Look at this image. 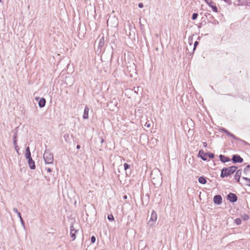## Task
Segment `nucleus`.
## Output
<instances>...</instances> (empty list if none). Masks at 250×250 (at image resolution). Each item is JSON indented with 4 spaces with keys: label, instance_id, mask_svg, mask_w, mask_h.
<instances>
[{
    "label": "nucleus",
    "instance_id": "1",
    "mask_svg": "<svg viewBox=\"0 0 250 250\" xmlns=\"http://www.w3.org/2000/svg\"><path fill=\"white\" fill-rule=\"evenodd\" d=\"M237 168L238 167L236 166L223 167L221 171L220 177L224 178L230 176L235 172Z\"/></svg>",
    "mask_w": 250,
    "mask_h": 250
},
{
    "label": "nucleus",
    "instance_id": "2",
    "mask_svg": "<svg viewBox=\"0 0 250 250\" xmlns=\"http://www.w3.org/2000/svg\"><path fill=\"white\" fill-rule=\"evenodd\" d=\"M43 157L46 164H52L53 163V154L49 150L45 151Z\"/></svg>",
    "mask_w": 250,
    "mask_h": 250
},
{
    "label": "nucleus",
    "instance_id": "3",
    "mask_svg": "<svg viewBox=\"0 0 250 250\" xmlns=\"http://www.w3.org/2000/svg\"><path fill=\"white\" fill-rule=\"evenodd\" d=\"M118 20L115 16H109L107 20L108 26L116 27L118 25Z\"/></svg>",
    "mask_w": 250,
    "mask_h": 250
},
{
    "label": "nucleus",
    "instance_id": "4",
    "mask_svg": "<svg viewBox=\"0 0 250 250\" xmlns=\"http://www.w3.org/2000/svg\"><path fill=\"white\" fill-rule=\"evenodd\" d=\"M157 213L155 211V210H153L151 212L150 218L147 223L148 225L150 227L153 226L155 224V223L157 220Z\"/></svg>",
    "mask_w": 250,
    "mask_h": 250
},
{
    "label": "nucleus",
    "instance_id": "5",
    "mask_svg": "<svg viewBox=\"0 0 250 250\" xmlns=\"http://www.w3.org/2000/svg\"><path fill=\"white\" fill-rule=\"evenodd\" d=\"M226 199L229 202L233 203L237 201L238 197L235 194L230 192L227 195Z\"/></svg>",
    "mask_w": 250,
    "mask_h": 250
},
{
    "label": "nucleus",
    "instance_id": "6",
    "mask_svg": "<svg viewBox=\"0 0 250 250\" xmlns=\"http://www.w3.org/2000/svg\"><path fill=\"white\" fill-rule=\"evenodd\" d=\"M231 160L233 164L242 163L244 161L243 159L238 154H233L232 156Z\"/></svg>",
    "mask_w": 250,
    "mask_h": 250
},
{
    "label": "nucleus",
    "instance_id": "7",
    "mask_svg": "<svg viewBox=\"0 0 250 250\" xmlns=\"http://www.w3.org/2000/svg\"><path fill=\"white\" fill-rule=\"evenodd\" d=\"M207 155V153H205L203 150L200 149L198 152L197 157L198 158H200L204 161H208V155Z\"/></svg>",
    "mask_w": 250,
    "mask_h": 250
},
{
    "label": "nucleus",
    "instance_id": "8",
    "mask_svg": "<svg viewBox=\"0 0 250 250\" xmlns=\"http://www.w3.org/2000/svg\"><path fill=\"white\" fill-rule=\"evenodd\" d=\"M78 231L77 229H75L74 227V224L71 223L70 225V235L71 238H72V241H74L76 239V233Z\"/></svg>",
    "mask_w": 250,
    "mask_h": 250
},
{
    "label": "nucleus",
    "instance_id": "9",
    "mask_svg": "<svg viewBox=\"0 0 250 250\" xmlns=\"http://www.w3.org/2000/svg\"><path fill=\"white\" fill-rule=\"evenodd\" d=\"M212 8V10L217 13L218 12V8L215 5V3L212 0H204Z\"/></svg>",
    "mask_w": 250,
    "mask_h": 250
},
{
    "label": "nucleus",
    "instance_id": "10",
    "mask_svg": "<svg viewBox=\"0 0 250 250\" xmlns=\"http://www.w3.org/2000/svg\"><path fill=\"white\" fill-rule=\"evenodd\" d=\"M213 203L217 205H220L222 203V197L220 195H216L213 198Z\"/></svg>",
    "mask_w": 250,
    "mask_h": 250
},
{
    "label": "nucleus",
    "instance_id": "11",
    "mask_svg": "<svg viewBox=\"0 0 250 250\" xmlns=\"http://www.w3.org/2000/svg\"><path fill=\"white\" fill-rule=\"evenodd\" d=\"M99 38H100V40L98 44V49H101L102 47H103L104 44V34L103 33L100 34L99 36Z\"/></svg>",
    "mask_w": 250,
    "mask_h": 250
},
{
    "label": "nucleus",
    "instance_id": "12",
    "mask_svg": "<svg viewBox=\"0 0 250 250\" xmlns=\"http://www.w3.org/2000/svg\"><path fill=\"white\" fill-rule=\"evenodd\" d=\"M242 174V169H239L235 171V174L234 175V179L237 182L240 183V179Z\"/></svg>",
    "mask_w": 250,
    "mask_h": 250
},
{
    "label": "nucleus",
    "instance_id": "13",
    "mask_svg": "<svg viewBox=\"0 0 250 250\" xmlns=\"http://www.w3.org/2000/svg\"><path fill=\"white\" fill-rule=\"evenodd\" d=\"M219 158L222 163H225L230 161V159L224 155L220 154L219 155Z\"/></svg>",
    "mask_w": 250,
    "mask_h": 250
},
{
    "label": "nucleus",
    "instance_id": "14",
    "mask_svg": "<svg viewBox=\"0 0 250 250\" xmlns=\"http://www.w3.org/2000/svg\"><path fill=\"white\" fill-rule=\"evenodd\" d=\"M25 158L28 161L30 159H32L31 152L30 150L29 146H27L25 148Z\"/></svg>",
    "mask_w": 250,
    "mask_h": 250
},
{
    "label": "nucleus",
    "instance_id": "15",
    "mask_svg": "<svg viewBox=\"0 0 250 250\" xmlns=\"http://www.w3.org/2000/svg\"><path fill=\"white\" fill-rule=\"evenodd\" d=\"M89 108L87 105H85L84 111L83 115V118L84 120L87 119L89 118L88 116V112H89Z\"/></svg>",
    "mask_w": 250,
    "mask_h": 250
},
{
    "label": "nucleus",
    "instance_id": "16",
    "mask_svg": "<svg viewBox=\"0 0 250 250\" xmlns=\"http://www.w3.org/2000/svg\"><path fill=\"white\" fill-rule=\"evenodd\" d=\"M27 162L29 167L31 169L33 170L36 168L35 163L32 158L27 161Z\"/></svg>",
    "mask_w": 250,
    "mask_h": 250
},
{
    "label": "nucleus",
    "instance_id": "17",
    "mask_svg": "<svg viewBox=\"0 0 250 250\" xmlns=\"http://www.w3.org/2000/svg\"><path fill=\"white\" fill-rule=\"evenodd\" d=\"M46 104V100L44 98H41V100L38 102L39 106L40 108H43L45 106Z\"/></svg>",
    "mask_w": 250,
    "mask_h": 250
},
{
    "label": "nucleus",
    "instance_id": "18",
    "mask_svg": "<svg viewBox=\"0 0 250 250\" xmlns=\"http://www.w3.org/2000/svg\"><path fill=\"white\" fill-rule=\"evenodd\" d=\"M131 167V165H129L127 163H124V168L125 170V171L126 175L127 176L128 174H130L131 171H127Z\"/></svg>",
    "mask_w": 250,
    "mask_h": 250
},
{
    "label": "nucleus",
    "instance_id": "19",
    "mask_svg": "<svg viewBox=\"0 0 250 250\" xmlns=\"http://www.w3.org/2000/svg\"><path fill=\"white\" fill-rule=\"evenodd\" d=\"M198 181L201 184H206L207 182V177L204 176H200L198 178Z\"/></svg>",
    "mask_w": 250,
    "mask_h": 250
},
{
    "label": "nucleus",
    "instance_id": "20",
    "mask_svg": "<svg viewBox=\"0 0 250 250\" xmlns=\"http://www.w3.org/2000/svg\"><path fill=\"white\" fill-rule=\"evenodd\" d=\"M13 144L14 145L17 144V142H18V131H16L14 132L13 137Z\"/></svg>",
    "mask_w": 250,
    "mask_h": 250
},
{
    "label": "nucleus",
    "instance_id": "21",
    "mask_svg": "<svg viewBox=\"0 0 250 250\" xmlns=\"http://www.w3.org/2000/svg\"><path fill=\"white\" fill-rule=\"evenodd\" d=\"M126 35L129 38L132 40L134 39L135 32H128V34H127V32H126Z\"/></svg>",
    "mask_w": 250,
    "mask_h": 250
},
{
    "label": "nucleus",
    "instance_id": "22",
    "mask_svg": "<svg viewBox=\"0 0 250 250\" xmlns=\"http://www.w3.org/2000/svg\"><path fill=\"white\" fill-rule=\"evenodd\" d=\"M75 33L79 39H82L84 37V34L83 32H73V33Z\"/></svg>",
    "mask_w": 250,
    "mask_h": 250
},
{
    "label": "nucleus",
    "instance_id": "23",
    "mask_svg": "<svg viewBox=\"0 0 250 250\" xmlns=\"http://www.w3.org/2000/svg\"><path fill=\"white\" fill-rule=\"evenodd\" d=\"M199 44V42L198 41H195L194 43V45H193V52L192 53L190 54L189 56H191V57H192V55L194 53V51L196 49V48L197 47V46Z\"/></svg>",
    "mask_w": 250,
    "mask_h": 250
},
{
    "label": "nucleus",
    "instance_id": "24",
    "mask_svg": "<svg viewBox=\"0 0 250 250\" xmlns=\"http://www.w3.org/2000/svg\"><path fill=\"white\" fill-rule=\"evenodd\" d=\"M241 218L243 220L247 221L250 218V217L248 214H244L241 215Z\"/></svg>",
    "mask_w": 250,
    "mask_h": 250
},
{
    "label": "nucleus",
    "instance_id": "25",
    "mask_svg": "<svg viewBox=\"0 0 250 250\" xmlns=\"http://www.w3.org/2000/svg\"><path fill=\"white\" fill-rule=\"evenodd\" d=\"M237 140L242 142L243 143V144L245 146H250V144H249V143L246 142L245 141H244L240 138H238V139H237Z\"/></svg>",
    "mask_w": 250,
    "mask_h": 250
},
{
    "label": "nucleus",
    "instance_id": "26",
    "mask_svg": "<svg viewBox=\"0 0 250 250\" xmlns=\"http://www.w3.org/2000/svg\"><path fill=\"white\" fill-rule=\"evenodd\" d=\"M63 138L65 141L67 143H70V137H69V134H65L63 136Z\"/></svg>",
    "mask_w": 250,
    "mask_h": 250
},
{
    "label": "nucleus",
    "instance_id": "27",
    "mask_svg": "<svg viewBox=\"0 0 250 250\" xmlns=\"http://www.w3.org/2000/svg\"><path fill=\"white\" fill-rule=\"evenodd\" d=\"M207 155H208V157L210 159H213L215 156L213 153H211L210 152H207Z\"/></svg>",
    "mask_w": 250,
    "mask_h": 250
},
{
    "label": "nucleus",
    "instance_id": "28",
    "mask_svg": "<svg viewBox=\"0 0 250 250\" xmlns=\"http://www.w3.org/2000/svg\"><path fill=\"white\" fill-rule=\"evenodd\" d=\"M107 219L110 222L113 221L114 220V217L112 214H110L107 215Z\"/></svg>",
    "mask_w": 250,
    "mask_h": 250
},
{
    "label": "nucleus",
    "instance_id": "29",
    "mask_svg": "<svg viewBox=\"0 0 250 250\" xmlns=\"http://www.w3.org/2000/svg\"><path fill=\"white\" fill-rule=\"evenodd\" d=\"M249 171H250V165H247L244 169V172L245 174H246Z\"/></svg>",
    "mask_w": 250,
    "mask_h": 250
},
{
    "label": "nucleus",
    "instance_id": "30",
    "mask_svg": "<svg viewBox=\"0 0 250 250\" xmlns=\"http://www.w3.org/2000/svg\"><path fill=\"white\" fill-rule=\"evenodd\" d=\"M13 211L14 212L16 213V214H17V215H18L19 218L21 217V213H20V212H19L18 211V209L17 208H13Z\"/></svg>",
    "mask_w": 250,
    "mask_h": 250
},
{
    "label": "nucleus",
    "instance_id": "31",
    "mask_svg": "<svg viewBox=\"0 0 250 250\" xmlns=\"http://www.w3.org/2000/svg\"><path fill=\"white\" fill-rule=\"evenodd\" d=\"M234 222L237 225H239L241 224V219L239 218H237L234 220Z\"/></svg>",
    "mask_w": 250,
    "mask_h": 250
},
{
    "label": "nucleus",
    "instance_id": "32",
    "mask_svg": "<svg viewBox=\"0 0 250 250\" xmlns=\"http://www.w3.org/2000/svg\"><path fill=\"white\" fill-rule=\"evenodd\" d=\"M228 136L237 140V139H238V137H236V136H235L233 134L231 133H229V134L228 135Z\"/></svg>",
    "mask_w": 250,
    "mask_h": 250
},
{
    "label": "nucleus",
    "instance_id": "33",
    "mask_svg": "<svg viewBox=\"0 0 250 250\" xmlns=\"http://www.w3.org/2000/svg\"><path fill=\"white\" fill-rule=\"evenodd\" d=\"M14 146L16 151L17 152L18 154L20 155V153H19L20 148H19V146H18V144L14 145Z\"/></svg>",
    "mask_w": 250,
    "mask_h": 250
},
{
    "label": "nucleus",
    "instance_id": "34",
    "mask_svg": "<svg viewBox=\"0 0 250 250\" xmlns=\"http://www.w3.org/2000/svg\"><path fill=\"white\" fill-rule=\"evenodd\" d=\"M20 220V222H21V223L22 225V226L23 227V228L25 229V223H24V222L23 220V219L22 218V217H20L19 218Z\"/></svg>",
    "mask_w": 250,
    "mask_h": 250
},
{
    "label": "nucleus",
    "instance_id": "35",
    "mask_svg": "<svg viewBox=\"0 0 250 250\" xmlns=\"http://www.w3.org/2000/svg\"><path fill=\"white\" fill-rule=\"evenodd\" d=\"M198 16V14L197 13H194L192 15V20H195Z\"/></svg>",
    "mask_w": 250,
    "mask_h": 250
},
{
    "label": "nucleus",
    "instance_id": "36",
    "mask_svg": "<svg viewBox=\"0 0 250 250\" xmlns=\"http://www.w3.org/2000/svg\"><path fill=\"white\" fill-rule=\"evenodd\" d=\"M91 243L93 244L96 241V237L95 236L93 235L91 237Z\"/></svg>",
    "mask_w": 250,
    "mask_h": 250
},
{
    "label": "nucleus",
    "instance_id": "37",
    "mask_svg": "<svg viewBox=\"0 0 250 250\" xmlns=\"http://www.w3.org/2000/svg\"><path fill=\"white\" fill-rule=\"evenodd\" d=\"M145 197L146 198V205L148 204V203L149 201V195L148 193L147 194H146Z\"/></svg>",
    "mask_w": 250,
    "mask_h": 250
},
{
    "label": "nucleus",
    "instance_id": "38",
    "mask_svg": "<svg viewBox=\"0 0 250 250\" xmlns=\"http://www.w3.org/2000/svg\"><path fill=\"white\" fill-rule=\"evenodd\" d=\"M242 179L245 180L247 182V184H249V183H250V178L246 177H242Z\"/></svg>",
    "mask_w": 250,
    "mask_h": 250
},
{
    "label": "nucleus",
    "instance_id": "39",
    "mask_svg": "<svg viewBox=\"0 0 250 250\" xmlns=\"http://www.w3.org/2000/svg\"><path fill=\"white\" fill-rule=\"evenodd\" d=\"M141 201H142V204L143 205H144V202L146 203V198H144L143 197L141 196Z\"/></svg>",
    "mask_w": 250,
    "mask_h": 250
},
{
    "label": "nucleus",
    "instance_id": "40",
    "mask_svg": "<svg viewBox=\"0 0 250 250\" xmlns=\"http://www.w3.org/2000/svg\"><path fill=\"white\" fill-rule=\"evenodd\" d=\"M192 37L189 36V38H188V42H189V44L190 45H191V44L192 43Z\"/></svg>",
    "mask_w": 250,
    "mask_h": 250
},
{
    "label": "nucleus",
    "instance_id": "41",
    "mask_svg": "<svg viewBox=\"0 0 250 250\" xmlns=\"http://www.w3.org/2000/svg\"><path fill=\"white\" fill-rule=\"evenodd\" d=\"M227 129H226L225 128H224V127H221L220 129V130L221 131V132H224L225 133L226 131H227Z\"/></svg>",
    "mask_w": 250,
    "mask_h": 250
},
{
    "label": "nucleus",
    "instance_id": "42",
    "mask_svg": "<svg viewBox=\"0 0 250 250\" xmlns=\"http://www.w3.org/2000/svg\"><path fill=\"white\" fill-rule=\"evenodd\" d=\"M99 139L101 144H103L104 142V139L102 137H100Z\"/></svg>",
    "mask_w": 250,
    "mask_h": 250
},
{
    "label": "nucleus",
    "instance_id": "43",
    "mask_svg": "<svg viewBox=\"0 0 250 250\" xmlns=\"http://www.w3.org/2000/svg\"><path fill=\"white\" fill-rule=\"evenodd\" d=\"M138 7L140 8H142L144 7V4L143 3H139L138 4Z\"/></svg>",
    "mask_w": 250,
    "mask_h": 250
},
{
    "label": "nucleus",
    "instance_id": "44",
    "mask_svg": "<svg viewBox=\"0 0 250 250\" xmlns=\"http://www.w3.org/2000/svg\"><path fill=\"white\" fill-rule=\"evenodd\" d=\"M41 98H40L39 97H36L35 99L36 101H38L39 102V101H40V100H41Z\"/></svg>",
    "mask_w": 250,
    "mask_h": 250
},
{
    "label": "nucleus",
    "instance_id": "45",
    "mask_svg": "<svg viewBox=\"0 0 250 250\" xmlns=\"http://www.w3.org/2000/svg\"><path fill=\"white\" fill-rule=\"evenodd\" d=\"M145 126L147 127V128L149 127L150 126V124L147 123L145 124Z\"/></svg>",
    "mask_w": 250,
    "mask_h": 250
},
{
    "label": "nucleus",
    "instance_id": "46",
    "mask_svg": "<svg viewBox=\"0 0 250 250\" xmlns=\"http://www.w3.org/2000/svg\"><path fill=\"white\" fill-rule=\"evenodd\" d=\"M46 170H47V171L48 172H52V169L51 168L48 167L47 168H46Z\"/></svg>",
    "mask_w": 250,
    "mask_h": 250
},
{
    "label": "nucleus",
    "instance_id": "47",
    "mask_svg": "<svg viewBox=\"0 0 250 250\" xmlns=\"http://www.w3.org/2000/svg\"><path fill=\"white\" fill-rule=\"evenodd\" d=\"M203 146L205 147H206L207 146V142H204L203 143Z\"/></svg>",
    "mask_w": 250,
    "mask_h": 250
},
{
    "label": "nucleus",
    "instance_id": "48",
    "mask_svg": "<svg viewBox=\"0 0 250 250\" xmlns=\"http://www.w3.org/2000/svg\"><path fill=\"white\" fill-rule=\"evenodd\" d=\"M229 133H230V132L229 130H227V131H226V132L225 133H226L228 136L229 134Z\"/></svg>",
    "mask_w": 250,
    "mask_h": 250
},
{
    "label": "nucleus",
    "instance_id": "49",
    "mask_svg": "<svg viewBox=\"0 0 250 250\" xmlns=\"http://www.w3.org/2000/svg\"><path fill=\"white\" fill-rule=\"evenodd\" d=\"M77 149H79L81 148V146L80 145H78L76 146Z\"/></svg>",
    "mask_w": 250,
    "mask_h": 250
},
{
    "label": "nucleus",
    "instance_id": "50",
    "mask_svg": "<svg viewBox=\"0 0 250 250\" xmlns=\"http://www.w3.org/2000/svg\"><path fill=\"white\" fill-rule=\"evenodd\" d=\"M127 195H125L124 196V197H123V198H124V199H127Z\"/></svg>",
    "mask_w": 250,
    "mask_h": 250
},
{
    "label": "nucleus",
    "instance_id": "51",
    "mask_svg": "<svg viewBox=\"0 0 250 250\" xmlns=\"http://www.w3.org/2000/svg\"><path fill=\"white\" fill-rule=\"evenodd\" d=\"M226 2H229V0H224Z\"/></svg>",
    "mask_w": 250,
    "mask_h": 250
},
{
    "label": "nucleus",
    "instance_id": "52",
    "mask_svg": "<svg viewBox=\"0 0 250 250\" xmlns=\"http://www.w3.org/2000/svg\"><path fill=\"white\" fill-rule=\"evenodd\" d=\"M247 186L250 187V183H249V184H246Z\"/></svg>",
    "mask_w": 250,
    "mask_h": 250
},
{
    "label": "nucleus",
    "instance_id": "53",
    "mask_svg": "<svg viewBox=\"0 0 250 250\" xmlns=\"http://www.w3.org/2000/svg\"><path fill=\"white\" fill-rule=\"evenodd\" d=\"M198 39L200 40V37L199 36L198 37Z\"/></svg>",
    "mask_w": 250,
    "mask_h": 250
},
{
    "label": "nucleus",
    "instance_id": "54",
    "mask_svg": "<svg viewBox=\"0 0 250 250\" xmlns=\"http://www.w3.org/2000/svg\"><path fill=\"white\" fill-rule=\"evenodd\" d=\"M135 88H136L135 87H134V89L135 92H136Z\"/></svg>",
    "mask_w": 250,
    "mask_h": 250
},
{
    "label": "nucleus",
    "instance_id": "55",
    "mask_svg": "<svg viewBox=\"0 0 250 250\" xmlns=\"http://www.w3.org/2000/svg\"><path fill=\"white\" fill-rule=\"evenodd\" d=\"M118 172H120V170H119V168H118Z\"/></svg>",
    "mask_w": 250,
    "mask_h": 250
},
{
    "label": "nucleus",
    "instance_id": "56",
    "mask_svg": "<svg viewBox=\"0 0 250 250\" xmlns=\"http://www.w3.org/2000/svg\"><path fill=\"white\" fill-rule=\"evenodd\" d=\"M136 88L138 90L139 87H137Z\"/></svg>",
    "mask_w": 250,
    "mask_h": 250
},
{
    "label": "nucleus",
    "instance_id": "57",
    "mask_svg": "<svg viewBox=\"0 0 250 250\" xmlns=\"http://www.w3.org/2000/svg\"><path fill=\"white\" fill-rule=\"evenodd\" d=\"M0 2H1V0H0Z\"/></svg>",
    "mask_w": 250,
    "mask_h": 250
}]
</instances>
